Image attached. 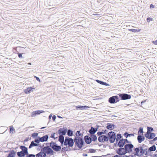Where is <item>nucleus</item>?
I'll return each mask as SVG.
<instances>
[{"mask_svg":"<svg viewBox=\"0 0 157 157\" xmlns=\"http://www.w3.org/2000/svg\"><path fill=\"white\" fill-rule=\"evenodd\" d=\"M74 141L75 145L77 146L80 149H81L85 144L83 140L80 137H75L74 139Z\"/></svg>","mask_w":157,"mask_h":157,"instance_id":"nucleus-1","label":"nucleus"},{"mask_svg":"<svg viewBox=\"0 0 157 157\" xmlns=\"http://www.w3.org/2000/svg\"><path fill=\"white\" fill-rule=\"evenodd\" d=\"M109 140L110 143H113L116 139V133L114 132L111 131L108 133Z\"/></svg>","mask_w":157,"mask_h":157,"instance_id":"nucleus-2","label":"nucleus"},{"mask_svg":"<svg viewBox=\"0 0 157 157\" xmlns=\"http://www.w3.org/2000/svg\"><path fill=\"white\" fill-rule=\"evenodd\" d=\"M50 146L54 151L56 152L59 151L61 149L60 146L58 145L56 143L51 142L50 143Z\"/></svg>","mask_w":157,"mask_h":157,"instance_id":"nucleus-3","label":"nucleus"},{"mask_svg":"<svg viewBox=\"0 0 157 157\" xmlns=\"http://www.w3.org/2000/svg\"><path fill=\"white\" fill-rule=\"evenodd\" d=\"M121 100L129 99L131 98V95L125 93L119 94H118Z\"/></svg>","mask_w":157,"mask_h":157,"instance_id":"nucleus-4","label":"nucleus"},{"mask_svg":"<svg viewBox=\"0 0 157 157\" xmlns=\"http://www.w3.org/2000/svg\"><path fill=\"white\" fill-rule=\"evenodd\" d=\"M133 147V145L131 144H126L124 145V151H127V153H129L132 151Z\"/></svg>","mask_w":157,"mask_h":157,"instance_id":"nucleus-5","label":"nucleus"},{"mask_svg":"<svg viewBox=\"0 0 157 157\" xmlns=\"http://www.w3.org/2000/svg\"><path fill=\"white\" fill-rule=\"evenodd\" d=\"M119 101L118 96H113L109 99V102L111 104H113L118 102Z\"/></svg>","mask_w":157,"mask_h":157,"instance_id":"nucleus-6","label":"nucleus"},{"mask_svg":"<svg viewBox=\"0 0 157 157\" xmlns=\"http://www.w3.org/2000/svg\"><path fill=\"white\" fill-rule=\"evenodd\" d=\"M42 150L44 153H45V154H47L52 155L53 154V150L49 146L44 147Z\"/></svg>","mask_w":157,"mask_h":157,"instance_id":"nucleus-7","label":"nucleus"},{"mask_svg":"<svg viewBox=\"0 0 157 157\" xmlns=\"http://www.w3.org/2000/svg\"><path fill=\"white\" fill-rule=\"evenodd\" d=\"M67 131V128L66 127L60 128L58 130V133L59 136H63L66 135Z\"/></svg>","mask_w":157,"mask_h":157,"instance_id":"nucleus-8","label":"nucleus"},{"mask_svg":"<svg viewBox=\"0 0 157 157\" xmlns=\"http://www.w3.org/2000/svg\"><path fill=\"white\" fill-rule=\"evenodd\" d=\"M98 140L99 142L101 143L107 142L109 140V137L106 135H102L98 137Z\"/></svg>","mask_w":157,"mask_h":157,"instance_id":"nucleus-9","label":"nucleus"},{"mask_svg":"<svg viewBox=\"0 0 157 157\" xmlns=\"http://www.w3.org/2000/svg\"><path fill=\"white\" fill-rule=\"evenodd\" d=\"M145 137L148 139H152L155 136V133L151 132H147L145 134Z\"/></svg>","mask_w":157,"mask_h":157,"instance_id":"nucleus-10","label":"nucleus"},{"mask_svg":"<svg viewBox=\"0 0 157 157\" xmlns=\"http://www.w3.org/2000/svg\"><path fill=\"white\" fill-rule=\"evenodd\" d=\"M117 153L120 155H125L127 153V151H125L124 148L121 147L118 149Z\"/></svg>","mask_w":157,"mask_h":157,"instance_id":"nucleus-11","label":"nucleus"},{"mask_svg":"<svg viewBox=\"0 0 157 157\" xmlns=\"http://www.w3.org/2000/svg\"><path fill=\"white\" fill-rule=\"evenodd\" d=\"M35 90V88H34L32 87H29L24 90V92L25 94H29L31 92H33Z\"/></svg>","mask_w":157,"mask_h":157,"instance_id":"nucleus-12","label":"nucleus"},{"mask_svg":"<svg viewBox=\"0 0 157 157\" xmlns=\"http://www.w3.org/2000/svg\"><path fill=\"white\" fill-rule=\"evenodd\" d=\"M20 148L21 149L22 151L25 155L28 154V148L24 146H21Z\"/></svg>","mask_w":157,"mask_h":157,"instance_id":"nucleus-13","label":"nucleus"},{"mask_svg":"<svg viewBox=\"0 0 157 157\" xmlns=\"http://www.w3.org/2000/svg\"><path fill=\"white\" fill-rule=\"evenodd\" d=\"M84 140L86 143L87 144H90L92 142L91 137H89L87 135L85 136Z\"/></svg>","mask_w":157,"mask_h":157,"instance_id":"nucleus-14","label":"nucleus"},{"mask_svg":"<svg viewBox=\"0 0 157 157\" xmlns=\"http://www.w3.org/2000/svg\"><path fill=\"white\" fill-rule=\"evenodd\" d=\"M137 139L139 143H141L145 140V137L144 136L141 135H138L137 136Z\"/></svg>","mask_w":157,"mask_h":157,"instance_id":"nucleus-15","label":"nucleus"},{"mask_svg":"<svg viewBox=\"0 0 157 157\" xmlns=\"http://www.w3.org/2000/svg\"><path fill=\"white\" fill-rule=\"evenodd\" d=\"M125 144V142L124 141V139H121L119 141L118 145L120 147H122Z\"/></svg>","mask_w":157,"mask_h":157,"instance_id":"nucleus-16","label":"nucleus"},{"mask_svg":"<svg viewBox=\"0 0 157 157\" xmlns=\"http://www.w3.org/2000/svg\"><path fill=\"white\" fill-rule=\"evenodd\" d=\"M46 156V154L44 153L42 150L40 152L36 154V157H45Z\"/></svg>","mask_w":157,"mask_h":157,"instance_id":"nucleus-17","label":"nucleus"},{"mask_svg":"<svg viewBox=\"0 0 157 157\" xmlns=\"http://www.w3.org/2000/svg\"><path fill=\"white\" fill-rule=\"evenodd\" d=\"M43 112H44V111L43 110H39L33 112L31 116L32 117H33L36 114H39Z\"/></svg>","mask_w":157,"mask_h":157,"instance_id":"nucleus-18","label":"nucleus"},{"mask_svg":"<svg viewBox=\"0 0 157 157\" xmlns=\"http://www.w3.org/2000/svg\"><path fill=\"white\" fill-rule=\"evenodd\" d=\"M48 138V135H46L41 137H40V142H44L47 141Z\"/></svg>","mask_w":157,"mask_h":157,"instance_id":"nucleus-19","label":"nucleus"},{"mask_svg":"<svg viewBox=\"0 0 157 157\" xmlns=\"http://www.w3.org/2000/svg\"><path fill=\"white\" fill-rule=\"evenodd\" d=\"M69 139L68 144L69 147H72L74 145V140H73L71 138H69Z\"/></svg>","mask_w":157,"mask_h":157,"instance_id":"nucleus-20","label":"nucleus"},{"mask_svg":"<svg viewBox=\"0 0 157 157\" xmlns=\"http://www.w3.org/2000/svg\"><path fill=\"white\" fill-rule=\"evenodd\" d=\"M90 107L86 105L84 106H77L76 107L77 109H80L81 110H83L84 109H87L89 108Z\"/></svg>","mask_w":157,"mask_h":157,"instance_id":"nucleus-21","label":"nucleus"},{"mask_svg":"<svg viewBox=\"0 0 157 157\" xmlns=\"http://www.w3.org/2000/svg\"><path fill=\"white\" fill-rule=\"evenodd\" d=\"M16 155V152L13 150L10 151L7 157H14Z\"/></svg>","mask_w":157,"mask_h":157,"instance_id":"nucleus-22","label":"nucleus"},{"mask_svg":"<svg viewBox=\"0 0 157 157\" xmlns=\"http://www.w3.org/2000/svg\"><path fill=\"white\" fill-rule=\"evenodd\" d=\"M38 146V144H36V143H35L34 141H32L30 144L29 148V149L33 147H36Z\"/></svg>","mask_w":157,"mask_h":157,"instance_id":"nucleus-23","label":"nucleus"},{"mask_svg":"<svg viewBox=\"0 0 157 157\" xmlns=\"http://www.w3.org/2000/svg\"><path fill=\"white\" fill-rule=\"evenodd\" d=\"M58 141L62 144V145L64 142V137L63 136H59Z\"/></svg>","mask_w":157,"mask_h":157,"instance_id":"nucleus-24","label":"nucleus"},{"mask_svg":"<svg viewBox=\"0 0 157 157\" xmlns=\"http://www.w3.org/2000/svg\"><path fill=\"white\" fill-rule=\"evenodd\" d=\"M90 136L91 137V141H95L97 140V137L95 135H90Z\"/></svg>","mask_w":157,"mask_h":157,"instance_id":"nucleus-25","label":"nucleus"},{"mask_svg":"<svg viewBox=\"0 0 157 157\" xmlns=\"http://www.w3.org/2000/svg\"><path fill=\"white\" fill-rule=\"evenodd\" d=\"M156 149V147L155 145H153L151 147L149 148L148 149V151L151 152L155 151Z\"/></svg>","mask_w":157,"mask_h":157,"instance_id":"nucleus-26","label":"nucleus"},{"mask_svg":"<svg viewBox=\"0 0 157 157\" xmlns=\"http://www.w3.org/2000/svg\"><path fill=\"white\" fill-rule=\"evenodd\" d=\"M88 132L90 134V135H94V134L95 133L94 130V128L93 127H91L90 129L89 130Z\"/></svg>","mask_w":157,"mask_h":157,"instance_id":"nucleus-27","label":"nucleus"},{"mask_svg":"<svg viewBox=\"0 0 157 157\" xmlns=\"http://www.w3.org/2000/svg\"><path fill=\"white\" fill-rule=\"evenodd\" d=\"M67 135L68 136H71L73 135V132L71 129H69L68 130H67Z\"/></svg>","mask_w":157,"mask_h":157,"instance_id":"nucleus-28","label":"nucleus"},{"mask_svg":"<svg viewBox=\"0 0 157 157\" xmlns=\"http://www.w3.org/2000/svg\"><path fill=\"white\" fill-rule=\"evenodd\" d=\"M69 137L67 136L65 137L64 142L63 144L64 146H67L68 145V143Z\"/></svg>","mask_w":157,"mask_h":157,"instance_id":"nucleus-29","label":"nucleus"},{"mask_svg":"<svg viewBox=\"0 0 157 157\" xmlns=\"http://www.w3.org/2000/svg\"><path fill=\"white\" fill-rule=\"evenodd\" d=\"M17 156L19 157H22L25 155V154L22 151H18L17 153Z\"/></svg>","mask_w":157,"mask_h":157,"instance_id":"nucleus-30","label":"nucleus"},{"mask_svg":"<svg viewBox=\"0 0 157 157\" xmlns=\"http://www.w3.org/2000/svg\"><path fill=\"white\" fill-rule=\"evenodd\" d=\"M124 136L127 138L128 137H130L131 136H134V133L132 134H130L128 133L127 132H125L124 134Z\"/></svg>","mask_w":157,"mask_h":157,"instance_id":"nucleus-31","label":"nucleus"},{"mask_svg":"<svg viewBox=\"0 0 157 157\" xmlns=\"http://www.w3.org/2000/svg\"><path fill=\"white\" fill-rule=\"evenodd\" d=\"M141 30V29H129L128 30L130 31L134 32V33H138L140 32Z\"/></svg>","mask_w":157,"mask_h":157,"instance_id":"nucleus-32","label":"nucleus"},{"mask_svg":"<svg viewBox=\"0 0 157 157\" xmlns=\"http://www.w3.org/2000/svg\"><path fill=\"white\" fill-rule=\"evenodd\" d=\"M106 128L108 129L112 130L113 129L112 128V124L111 123H108L107 124Z\"/></svg>","mask_w":157,"mask_h":157,"instance_id":"nucleus-33","label":"nucleus"},{"mask_svg":"<svg viewBox=\"0 0 157 157\" xmlns=\"http://www.w3.org/2000/svg\"><path fill=\"white\" fill-rule=\"evenodd\" d=\"M143 132H144L143 128L142 127H140L139 129V131L138 132V133L139 135H140V134L143 135Z\"/></svg>","mask_w":157,"mask_h":157,"instance_id":"nucleus-34","label":"nucleus"},{"mask_svg":"<svg viewBox=\"0 0 157 157\" xmlns=\"http://www.w3.org/2000/svg\"><path fill=\"white\" fill-rule=\"evenodd\" d=\"M153 131L154 129L152 127H147V132H151Z\"/></svg>","mask_w":157,"mask_h":157,"instance_id":"nucleus-35","label":"nucleus"},{"mask_svg":"<svg viewBox=\"0 0 157 157\" xmlns=\"http://www.w3.org/2000/svg\"><path fill=\"white\" fill-rule=\"evenodd\" d=\"M68 150V148L67 147H63L61 149V151L63 152L65 151H67Z\"/></svg>","mask_w":157,"mask_h":157,"instance_id":"nucleus-36","label":"nucleus"},{"mask_svg":"<svg viewBox=\"0 0 157 157\" xmlns=\"http://www.w3.org/2000/svg\"><path fill=\"white\" fill-rule=\"evenodd\" d=\"M38 139H35L34 140V142L36 144H38L40 142V137H38Z\"/></svg>","mask_w":157,"mask_h":157,"instance_id":"nucleus-37","label":"nucleus"},{"mask_svg":"<svg viewBox=\"0 0 157 157\" xmlns=\"http://www.w3.org/2000/svg\"><path fill=\"white\" fill-rule=\"evenodd\" d=\"M75 135L77 136H81L82 134L79 131H77L76 132Z\"/></svg>","mask_w":157,"mask_h":157,"instance_id":"nucleus-38","label":"nucleus"},{"mask_svg":"<svg viewBox=\"0 0 157 157\" xmlns=\"http://www.w3.org/2000/svg\"><path fill=\"white\" fill-rule=\"evenodd\" d=\"M147 148H145L143 150V154H144L146 155H147V154L148 152H147Z\"/></svg>","mask_w":157,"mask_h":157,"instance_id":"nucleus-39","label":"nucleus"},{"mask_svg":"<svg viewBox=\"0 0 157 157\" xmlns=\"http://www.w3.org/2000/svg\"><path fill=\"white\" fill-rule=\"evenodd\" d=\"M38 133H33L32 134V136L33 138H35L37 136Z\"/></svg>","mask_w":157,"mask_h":157,"instance_id":"nucleus-40","label":"nucleus"},{"mask_svg":"<svg viewBox=\"0 0 157 157\" xmlns=\"http://www.w3.org/2000/svg\"><path fill=\"white\" fill-rule=\"evenodd\" d=\"M14 131H15V130L13 128V127L12 126H10V132L11 133V132L12 133H13V132Z\"/></svg>","mask_w":157,"mask_h":157,"instance_id":"nucleus-41","label":"nucleus"},{"mask_svg":"<svg viewBox=\"0 0 157 157\" xmlns=\"http://www.w3.org/2000/svg\"><path fill=\"white\" fill-rule=\"evenodd\" d=\"M122 137L121 135V134L118 133L117 135V139H120Z\"/></svg>","mask_w":157,"mask_h":157,"instance_id":"nucleus-42","label":"nucleus"},{"mask_svg":"<svg viewBox=\"0 0 157 157\" xmlns=\"http://www.w3.org/2000/svg\"><path fill=\"white\" fill-rule=\"evenodd\" d=\"M89 151L90 153H93L95 152L96 150L93 149H89Z\"/></svg>","mask_w":157,"mask_h":157,"instance_id":"nucleus-43","label":"nucleus"},{"mask_svg":"<svg viewBox=\"0 0 157 157\" xmlns=\"http://www.w3.org/2000/svg\"><path fill=\"white\" fill-rule=\"evenodd\" d=\"M56 134V133H53L52 134H51L50 137L52 138H53L54 139H55V135Z\"/></svg>","mask_w":157,"mask_h":157,"instance_id":"nucleus-44","label":"nucleus"},{"mask_svg":"<svg viewBox=\"0 0 157 157\" xmlns=\"http://www.w3.org/2000/svg\"><path fill=\"white\" fill-rule=\"evenodd\" d=\"M140 153H141V154L142 155L143 154V147H140Z\"/></svg>","mask_w":157,"mask_h":157,"instance_id":"nucleus-45","label":"nucleus"},{"mask_svg":"<svg viewBox=\"0 0 157 157\" xmlns=\"http://www.w3.org/2000/svg\"><path fill=\"white\" fill-rule=\"evenodd\" d=\"M134 151H135V152H139L140 151V147L135 148Z\"/></svg>","mask_w":157,"mask_h":157,"instance_id":"nucleus-46","label":"nucleus"},{"mask_svg":"<svg viewBox=\"0 0 157 157\" xmlns=\"http://www.w3.org/2000/svg\"><path fill=\"white\" fill-rule=\"evenodd\" d=\"M103 134V132H98L97 133V135L98 136H101V135Z\"/></svg>","mask_w":157,"mask_h":157,"instance_id":"nucleus-47","label":"nucleus"},{"mask_svg":"<svg viewBox=\"0 0 157 157\" xmlns=\"http://www.w3.org/2000/svg\"><path fill=\"white\" fill-rule=\"evenodd\" d=\"M26 157H35V155L33 154H28Z\"/></svg>","mask_w":157,"mask_h":157,"instance_id":"nucleus-48","label":"nucleus"},{"mask_svg":"<svg viewBox=\"0 0 157 157\" xmlns=\"http://www.w3.org/2000/svg\"><path fill=\"white\" fill-rule=\"evenodd\" d=\"M97 128H94V129L95 132H96L98 130V128L99 127V126L98 125H97Z\"/></svg>","mask_w":157,"mask_h":157,"instance_id":"nucleus-49","label":"nucleus"},{"mask_svg":"<svg viewBox=\"0 0 157 157\" xmlns=\"http://www.w3.org/2000/svg\"><path fill=\"white\" fill-rule=\"evenodd\" d=\"M101 85H104V86H109V85L107 83L105 82H104L103 81L102 82Z\"/></svg>","mask_w":157,"mask_h":157,"instance_id":"nucleus-50","label":"nucleus"},{"mask_svg":"<svg viewBox=\"0 0 157 157\" xmlns=\"http://www.w3.org/2000/svg\"><path fill=\"white\" fill-rule=\"evenodd\" d=\"M124 142H125V143H130V144H131V142H130L128 140H127V139H124Z\"/></svg>","mask_w":157,"mask_h":157,"instance_id":"nucleus-51","label":"nucleus"},{"mask_svg":"<svg viewBox=\"0 0 157 157\" xmlns=\"http://www.w3.org/2000/svg\"><path fill=\"white\" fill-rule=\"evenodd\" d=\"M96 81L98 83L100 84H102V81H100V80H96Z\"/></svg>","mask_w":157,"mask_h":157,"instance_id":"nucleus-52","label":"nucleus"},{"mask_svg":"<svg viewBox=\"0 0 157 157\" xmlns=\"http://www.w3.org/2000/svg\"><path fill=\"white\" fill-rule=\"evenodd\" d=\"M22 53H19L18 54V57L20 58H22Z\"/></svg>","mask_w":157,"mask_h":157,"instance_id":"nucleus-53","label":"nucleus"},{"mask_svg":"<svg viewBox=\"0 0 157 157\" xmlns=\"http://www.w3.org/2000/svg\"><path fill=\"white\" fill-rule=\"evenodd\" d=\"M56 117L55 115H54L52 117V120L53 121H55V120H56Z\"/></svg>","mask_w":157,"mask_h":157,"instance_id":"nucleus-54","label":"nucleus"},{"mask_svg":"<svg viewBox=\"0 0 157 157\" xmlns=\"http://www.w3.org/2000/svg\"><path fill=\"white\" fill-rule=\"evenodd\" d=\"M34 77L36 78V80L37 81H39V82H40V79L39 78L36 76H34Z\"/></svg>","mask_w":157,"mask_h":157,"instance_id":"nucleus-55","label":"nucleus"},{"mask_svg":"<svg viewBox=\"0 0 157 157\" xmlns=\"http://www.w3.org/2000/svg\"><path fill=\"white\" fill-rule=\"evenodd\" d=\"M152 43L155 45H157V40L155 41H153Z\"/></svg>","mask_w":157,"mask_h":157,"instance_id":"nucleus-56","label":"nucleus"},{"mask_svg":"<svg viewBox=\"0 0 157 157\" xmlns=\"http://www.w3.org/2000/svg\"><path fill=\"white\" fill-rule=\"evenodd\" d=\"M152 19L150 17H148L147 18V21L148 22H149Z\"/></svg>","mask_w":157,"mask_h":157,"instance_id":"nucleus-57","label":"nucleus"},{"mask_svg":"<svg viewBox=\"0 0 157 157\" xmlns=\"http://www.w3.org/2000/svg\"><path fill=\"white\" fill-rule=\"evenodd\" d=\"M156 140H157V137H154L153 138V140L150 141V142H151V141H155Z\"/></svg>","mask_w":157,"mask_h":157,"instance_id":"nucleus-58","label":"nucleus"},{"mask_svg":"<svg viewBox=\"0 0 157 157\" xmlns=\"http://www.w3.org/2000/svg\"><path fill=\"white\" fill-rule=\"evenodd\" d=\"M139 152H136V153H135V155L138 156H141V155H140V154L139 155Z\"/></svg>","mask_w":157,"mask_h":157,"instance_id":"nucleus-59","label":"nucleus"},{"mask_svg":"<svg viewBox=\"0 0 157 157\" xmlns=\"http://www.w3.org/2000/svg\"><path fill=\"white\" fill-rule=\"evenodd\" d=\"M155 7V6L154 5H153L152 4H151L150 6V8H154Z\"/></svg>","mask_w":157,"mask_h":157,"instance_id":"nucleus-60","label":"nucleus"},{"mask_svg":"<svg viewBox=\"0 0 157 157\" xmlns=\"http://www.w3.org/2000/svg\"><path fill=\"white\" fill-rule=\"evenodd\" d=\"M52 117V115L51 114H50L48 117V119L49 120H50L51 119V118Z\"/></svg>","mask_w":157,"mask_h":157,"instance_id":"nucleus-61","label":"nucleus"},{"mask_svg":"<svg viewBox=\"0 0 157 157\" xmlns=\"http://www.w3.org/2000/svg\"><path fill=\"white\" fill-rule=\"evenodd\" d=\"M112 127L113 128H113H114L115 127H116V125L114 124H112Z\"/></svg>","mask_w":157,"mask_h":157,"instance_id":"nucleus-62","label":"nucleus"},{"mask_svg":"<svg viewBox=\"0 0 157 157\" xmlns=\"http://www.w3.org/2000/svg\"><path fill=\"white\" fill-rule=\"evenodd\" d=\"M103 131L104 132H103V134H105L106 133L107 130H105Z\"/></svg>","mask_w":157,"mask_h":157,"instance_id":"nucleus-63","label":"nucleus"},{"mask_svg":"<svg viewBox=\"0 0 157 157\" xmlns=\"http://www.w3.org/2000/svg\"><path fill=\"white\" fill-rule=\"evenodd\" d=\"M113 157H121V156L117 155H114Z\"/></svg>","mask_w":157,"mask_h":157,"instance_id":"nucleus-64","label":"nucleus"}]
</instances>
